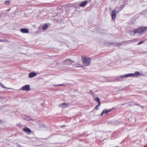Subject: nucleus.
<instances>
[{"label": "nucleus", "mask_w": 147, "mask_h": 147, "mask_svg": "<svg viewBox=\"0 0 147 147\" xmlns=\"http://www.w3.org/2000/svg\"><path fill=\"white\" fill-rule=\"evenodd\" d=\"M147 29V28L145 27H140L135 30L134 31H131V34H135L138 33L142 34L144 32L146 31Z\"/></svg>", "instance_id": "nucleus-1"}, {"label": "nucleus", "mask_w": 147, "mask_h": 147, "mask_svg": "<svg viewBox=\"0 0 147 147\" xmlns=\"http://www.w3.org/2000/svg\"><path fill=\"white\" fill-rule=\"evenodd\" d=\"M82 63L85 66H88L90 65L91 61L90 58L83 56H82Z\"/></svg>", "instance_id": "nucleus-2"}, {"label": "nucleus", "mask_w": 147, "mask_h": 147, "mask_svg": "<svg viewBox=\"0 0 147 147\" xmlns=\"http://www.w3.org/2000/svg\"><path fill=\"white\" fill-rule=\"evenodd\" d=\"M136 76L135 74L132 73L128 74H126L124 75L120 76L121 78H127L129 77H134Z\"/></svg>", "instance_id": "nucleus-3"}, {"label": "nucleus", "mask_w": 147, "mask_h": 147, "mask_svg": "<svg viewBox=\"0 0 147 147\" xmlns=\"http://www.w3.org/2000/svg\"><path fill=\"white\" fill-rule=\"evenodd\" d=\"M23 131L28 134H30L32 132L31 130L26 127H25V128L23 129Z\"/></svg>", "instance_id": "nucleus-4"}, {"label": "nucleus", "mask_w": 147, "mask_h": 147, "mask_svg": "<svg viewBox=\"0 0 147 147\" xmlns=\"http://www.w3.org/2000/svg\"><path fill=\"white\" fill-rule=\"evenodd\" d=\"M21 89L23 90H30V86L28 85H25Z\"/></svg>", "instance_id": "nucleus-5"}, {"label": "nucleus", "mask_w": 147, "mask_h": 147, "mask_svg": "<svg viewBox=\"0 0 147 147\" xmlns=\"http://www.w3.org/2000/svg\"><path fill=\"white\" fill-rule=\"evenodd\" d=\"M117 11L115 10H113L111 13V16L112 19H115L116 17V13Z\"/></svg>", "instance_id": "nucleus-6"}, {"label": "nucleus", "mask_w": 147, "mask_h": 147, "mask_svg": "<svg viewBox=\"0 0 147 147\" xmlns=\"http://www.w3.org/2000/svg\"><path fill=\"white\" fill-rule=\"evenodd\" d=\"M111 111V110H109L108 109L104 110L101 114V116H102L104 115H106L110 111Z\"/></svg>", "instance_id": "nucleus-7"}, {"label": "nucleus", "mask_w": 147, "mask_h": 147, "mask_svg": "<svg viewBox=\"0 0 147 147\" xmlns=\"http://www.w3.org/2000/svg\"><path fill=\"white\" fill-rule=\"evenodd\" d=\"M72 63V61L69 60V59H67L63 61V64H67L68 65H70Z\"/></svg>", "instance_id": "nucleus-8"}, {"label": "nucleus", "mask_w": 147, "mask_h": 147, "mask_svg": "<svg viewBox=\"0 0 147 147\" xmlns=\"http://www.w3.org/2000/svg\"><path fill=\"white\" fill-rule=\"evenodd\" d=\"M87 1H85L82 2L80 4L79 6L80 7H83L85 6L87 4Z\"/></svg>", "instance_id": "nucleus-9"}, {"label": "nucleus", "mask_w": 147, "mask_h": 147, "mask_svg": "<svg viewBox=\"0 0 147 147\" xmlns=\"http://www.w3.org/2000/svg\"><path fill=\"white\" fill-rule=\"evenodd\" d=\"M20 31L22 33H29V31L28 29L26 28H22L20 30Z\"/></svg>", "instance_id": "nucleus-10"}, {"label": "nucleus", "mask_w": 147, "mask_h": 147, "mask_svg": "<svg viewBox=\"0 0 147 147\" xmlns=\"http://www.w3.org/2000/svg\"><path fill=\"white\" fill-rule=\"evenodd\" d=\"M36 74L35 73L33 72H31L29 74V77L30 78H32L36 76Z\"/></svg>", "instance_id": "nucleus-11"}, {"label": "nucleus", "mask_w": 147, "mask_h": 147, "mask_svg": "<svg viewBox=\"0 0 147 147\" xmlns=\"http://www.w3.org/2000/svg\"><path fill=\"white\" fill-rule=\"evenodd\" d=\"M49 25L47 24H45L42 27V29L43 30H46L48 28Z\"/></svg>", "instance_id": "nucleus-12"}, {"label": "nucleus", "mask_w": 147, "mask_h": 147, "mask_svg": "<svg viewBox=\"0 0 147 147\" xmlns=\"http://www.w3.org/2000/svg\"><path fill=\"white\" fill-rule=\"evenodd\" d=\"M95 100L97 102H98V104L100 103V100L98 97H96V99Z\"/></svg>", "instance_id": "nucleus-13"}, {"label": "nucleus", "mask_w": 147, "mask_h": 147, "mask_svg": "<svg viewBox=\"0 0 147 147\" xmlns=\"http://www.w3.org/2000/svg\"><path fill=\"white\" fill-rule=\"evenodd\" d=\"M100 103L98 104V105H96L95 108V109L96 110H97L98 109V107H100Z\"/></svg>", "instance_id": "nucleus-14"}, {"label": "nucleus", "mask_w": 147, "mask_h": 147, "mask_svg": "<svg viewBox=\"0 0 147 147\" xmlns=\"http://www.w3.org/2000/svg\"><path fill=\"white\" fill-rule=\"evenodd\" d=\"M5 3L7 5H9L10 4V1H5Z\"/></svg>", "instance_id": "nucleus-15"}, {"label": "nucleus", "mask_w": 147, "mask_h": 147, "mask_svg": "<svg viewBox=\"0 0 147 147\" xmlns=\"http://www.w3.org/2000/svg\"><path fill=\"white\" fill-rule=\"evenodd\" d=\"M135 74L136 75H139L140 73L139 71H136L135 72Z\"/></svg>", "instance_id": "nucleus-16"}, {"label": "nucleus", "mask_w": 147, "mask_h": 147, "mask_svg": "<svg viewBox=\"0 0 147 147\" xmlns=\"http://www.w3.org/2000/svg\"><path fill=\"white\" fill-rule=\"evenodd\" d=\"M0 84L1 86L3 88H5V86H4L1 83H0Z\"/></svg>", "instance_id": "nucleus-17"}, {"label": "nucleus", "mask_w": 147, "mask_h": 147, "mask_svg": "<svg viewBox=\"0 0 147 147\" xmlns=\"http://www.w3.org/2000/svg\"><path fill=\"white\" fill-rule=\"evenodd\" d=\"M61 105L63 106H65V107L66 106V104L65 103H63L61 104L60 105Z\"/></svg>", "instance_id": "nucleus-18"}, {"label": "nucleus", "mask_w": 147, "mask_h": 147, "mask_svg": "<svg viewBox=\"0 0 147 147\" xmlns=\"http://www.w3.org/2000/svg\"><path fill=\"white\" fill-rule=\"evenodd\" d=\"M143 43H144L143 41H141L138 44V45L141 44Z\"/></svg>", "instance_id": "nucleus-19"}, {"label": "nucleus", "mask_w": 147, "mask_h": 147, "mask_svg": "<svg viewBox=\"0 0 147 147\" xmlns=\"http://www.w3.org/2000/svg\"><path fill=\"white\" fill-rule=\"evenodd\" d=\"M5 41L3 40L0 39V42H4Z\"/></svg>", "instance_id": "nucleus-20"}, {"label": "nucleus", "mask_w": 147, "mask_h": 147, "mask_svg": "<svg viewBox=\"0 0 147 147\" xmlns=\"http://www.w3.org/2000/svg\"><path fill=\"white\" fill-rule=\"evenodd\" d=\"M63 86V84L57 85L56 86Z\"/></svg>", "instance_id": "nucleus-21"}, {"label": "nucleus", "mask_w": 147, "mask_h": 147, "mask_svg": "<svg viewBox=\"0 0 147 147\" xmlns=\"http://www.w3.org/2000/svg\"><path fill=\"white\" fill-rule=\"evenodd\" d=\"M136 105H138V106H140V105H139L138 104H136Z\"/></svg>", "instance_id": "nucleus-22"}]
</instances>
